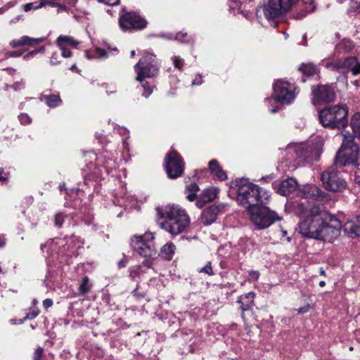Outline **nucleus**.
<instances>
[{
    "label": "nucleus",
    "mask_w": 360,
    "mask_h": 360,
    "mask_svg": "<svg viewBox=\"0 0 360 360\" xmlns=\"http://www.w3.org/2000/svg\"><path fill=\"white\" fill-rule=\"evenodd\" d=\"M295 213L304 218L299 223V233L302 236L328 243L339 236L341 222L322 206L305 200L297 204Z\"/></svg>",
    "instance_id": "obj_1"
},
{
    "label": "nucleus",
    "mask_w": 360,
    "mask_h": 360,
    "mask_svg": "<svg viewBox=\"0 0 360 360\" xmlns=\"http://www.w3.org/2000/svg\"><path fill=\"white\" fill-rule=\"evenodd\" d=\"M83 248V240L74 235L50 239L41 246L42 252H46L51 261L58 260L67 264L71 263V259L77 257Z\"/></svg>",
    "instance_id": "obj_2"
},
{
    "label": "nucleus",
    "mask_w": 360,
    "mask_h": 360,
    "mask_svg": "<svg viewBox=\"0 0 360 360\" xmlns=\"http://www.w3.org/2000/svg\"><path fill=\"white\" fill-rule=\"evenodd\" d=\"M159 226L172 236L184 231L190 224L185 210L177 205H167L157 209Z\"/></svg>",
    "instance_id": "obj_3"
},
{
    "label": "nucleus",
    "mask_w": 360,
    "mask_h": 360,
    "mask_svg": "<svg viewBox=\"0 0 360 360\" xmlns=\"http://www.w3.org/2000/svg\"><path fill=\"white\" fill-rule=\"evenodd\" d=\"M235 186L237 191L238 203L248 211L259 205H266L269 201L270 197L269 193L258 185L250 182L248 179H236Z\"/></svg>",
    "instance_id": "obj_4"
},
{
    "label": "nucleus",
    "mask_w": 360,
    "mask_h": 360,
    "mask_svg": "<svg viewBox=\"0 0 360 360\" xmlns=\"http://www.w3.org/2000/svg\"><path fill=\"white\" fill-rule=\"evenodd\" d=\"M317 152V146L309 142L288 144L281 161V169L292 171L305 160H318Z\"/></svg>",
    "instance_id": "obj_5"
},
{
    "label": "nucleus",
    "mask_w": 360,
    "mask_h": 360,
    "mask_svg": "<svg viewBox=\"0 0 360 360\" xmlns=\"http://www.w3.org/2000/svg\"><path fill=\"white\" fill-rule=\"evenodd\" d=\"M134 68L136 73V80L141 84V88L143 90L142 96L148 98L153 93L155 86L150 85L148 82L145 81V79L155 77L159 72V65L155 56L147 54L142 57Z\"/></svg>",
    "instance_id": "obj_6"
},
{
    "label": "nucleus",
    "mask_w": 360,
    "mask_h": 360,
    "mask_svg": "<svg viewBox=\"0 0 360 360\" xmlns=\"http://www.w3.org/2000/svg\"><path fill=\"white\" fill-rule=\"evenodd\" d=\"M348 113L346 105L327 106L319 111V120L324 127L340 129L348 124Z\"/></svg>",
    "instance_id": "obj_7"
},
{
    "label": "nucleus",
    "mask_w": 360,
    "mask_h": 360,
    "mask_svg": "<svg viewBox=\"0 0 360 360\" xmlns=\"http://www.w3.org/2000/svg\"><path fill=\"white\" fill-rule=\"evenodd\" d=\"M84 156L94 159L96 161V165L94 167V170H92L94 164L91 161L86 164L88 169L91 172L84 178V184L87 186H89L91 178L95 181L104 179L105 175H108L117 167L116 160L107 155L97 158L94 152L89 151L84 154Z\"/></svg>",
    "instance_id": "obj_8"
},
{
    "label": "nucleus",
    "mask_w": 360,
    "mask_h": 360,
    "mask_svg": "<svg viewBox=\"0 0 360 360\" xmlns=\"http://www.w3.org/2000/svg\"><path fill=\"white\" fill-rule=\"evenodd\" d=\"M292 4L291 0H267L256 10L257 18L263 14L269 23L275 24L290 10Z\"/></svg>",
    "instance_id": "obj_9"
},
{
    "label": "nucleus",
    "mask_w": 360,
    "mask_h": 360,
    "mask_svg": "<svg viewBox=\"0 0 360 360\" xmlns=\"http://www.w3.org/2000/svg\"><path fill=\"white\" fill-rule=\"evenodd\" d=\"M342 135V143L337 153L335 163L339 167L355 164L359 158V147L354 142V136L349 132Z\"/></svg>",
    "instance_id": "obj_10"
},
{
    "label": "nucleus",
    "mask_w": 360,
    "mask_h": 360,
    "mask_svg": "<svg viewBox=\"0 0 360 360\" xmlns=\"http://www.w3.org/2000/svg\"><path fill=\"white\" fill-rule=\"evenodd\" d=\"M154 235L151 232H146L143 235L134 236L131 240V246L134 251L147 259L156 257L157 251L154 245Z\"/></svg>",
    "instance_id": "obj_11"
},
{
    "label": "nucleus",
    "mask_w": 360,
    "mask_h": 360,
    "mask_svg": "<svg viewBox=\"0 0 360 360\" xmlns=\"http://www.w3.org/2000/svg\"><path fill=\"white\" fill-rule=\"evenodd\" d=\"M297 95L295 84L290 83L283 79H278L273 84V97L265 100L271 103L276 101L282 104H290Z\"/></svg>",
    "instance_id": "obj_12"
},
{
    "label": "nucleus",
    "mask_w": 360,
    "mask_h": 360,
    "mask_svg": "<svg viewBox=\"0 0 360 360\" xmlns=\"http://www.w3.org/2000/svg\"><path fill=\"white\" fill-rule=\"evenodd\" d=\"M338 167L334 162L333 165L328 167L321 174L323 186L328 191L341 192L347 186V182Z\"/></svg>",
    "instance_id": "obj_13"
},
{
    "label": "nucleus",
    "mask_w": 360,
    "mask_h": 360,
    "mask_svg": "<svg viewBox=\"0 0 360 360\" xmlns=\"http://www.w3.org/2000/svg\"><path fill=\"white\" fill-rule=\"evenodd\" d=\"M250 219L257 229H264L270 226L276 220H278L275 212L269 210L265 205H259L248 211Z\"/></svg>",
    "instance_id": "obj_14"
},
{
    "label": "nucleus",
    "mask_w": 360,
    "mask_h": 360,
    "mask_svg": "<svg viewBox=\"0 0 360 360\" xmlns=\"http://www.w3.org/2000/svg\"><path fill=\"white\" fill-rule=\"evenodd\" d=\"M165 168L167 176L170 179L180 176L184 169V161L176 150L169 151L165 158Z\"/></svg>",
    "instance_id": "obj_15"
},
{
    "label": "nucleus",
    "mask_w": 360,
    "mask_h": 360,
    "mask_svg": "<svg viewBox=\"0 0 360 360\" xmlns=\"http://www.w3.org/2000/svg\"><path fill=\"white\" fill-rule=\"evenodd\" d=\"M119 24L124 31L143 30L146 27L147 21L136 12H128L120 16Z\"/></svg>",
    "instance_id": "obj_16"
},
{
    "label": "nucleus",
    "mask_w": 360,
    "mask_h": 360,
    "mask_svg": "<svg viewBox=\"0 0 360 360\" xmlns=\"http://www.w3.org/2000/svg\"><path fill=\"white\" fill-rule=\"evenodd\" d=\"M326 67L332 70H336L341 72H351L353 75L360 74V62L356 57H348L337 62H327Z\"/></svg>",
    "instance_id": "obj_17"
},
{
    "label": "nucleus",
    "mask_w": 360,
    "mask_h": 360,
    "mask_svg": "<svg viewBox=\"0 0 360 360\" xmlns=\"http://www.w3.org/2000/svg\"><path fill=\"white\" fill-rule=\"evenodd\" d=\"M311 91L314 104L331 103L335 99V93L332 85H318L313 86Z\"/></svg>",
    "instance_id": "obj_18"
},
{
    "label": "nucleus",
    "mask_w": 360,
    "mask_h": 360,
    "mask_svg": "<svg viewBox=\"0 0 360 360\" xmlns=\"http://www.w3.org/2000/svg\"><path fill=\"white\" fill-rule=\"evenodd\" d=\"M227 205L225 204L212 205L202 212L200 223L204 226H210L217 219V217L226 211Z\"/></svg>",
    "instance_id": "obj_19"
},
{
    "label": "nucleus",
    "mask_w": 360,
    "mask_h": 360,
    "mask_svg": "<svg viewBox=\"0 0 360 360\" xmlns=\"http://www.w3.org/2000/svg\"><path fill=\"white\" fill-rule=\"evenodd\" d=\"M301 195L306 199L313 198L323 200L326 198V193L314 184H307L300 189Z\"/></svg>",
    "instance_id": "obj_20"
},
{
    "label": "nucleus",
    "mask_w": 360,
    "mask_h": 360,
    "mask_svg": "<svg viewBox=\"0 0 360 360\" xmlns=\"http://www.w3.org/2000/svg\"><path fill=\"white\" fill-rule=\"evenodd\" d=\"M298 184L295 178H288L277 186V193L281 195H288L297 190Z\"/></svg>",
    "instance_id": "obj_21"
},
{
    "label": "nucleus",
    "mask_w": 360,
    "mask_h": 360,
    "mask_svg": "<svg viewBox=\"0 0 360 360\" xmlns=\"http://www.w3.org/2000/svg\"><path fill=\"white\" fill-rule=\"evenodd\" d=\"M343 230L350 237H360V214L348 220L344 224Z\"/></svg>",
    "instance_id": "obj_22"
},
{
    "label": "nucleus",
    "mask_w": 360,
    "mask_h": 360,
    "mask_svg": "<svg viewBox=\"0 0 360 360\" xmlns=\"http://www.w3.org/2000/svg\"><path fill=\"white\" fill-rule=\"evenodd\" d=\"M153 264L152 259H146L141 265L131 266L129 269V277L132 280H136V278L140 277L142 274L148 273Z\"/></svg>",
    "instance_id": "obj_23"
},
{
    "label": "nucleus",
    "mask_w": 360,
    "mask_h": 360,
    "mask_svg": "<svg viewBox=\"0 0 360 360\" xmlns=\"http://www.w3.org/2000/svg\"><path fill=\"white\" fill-rule=\"evenodd\" d=\"M46 39L45 37L32 38L28 36H22L18 39H13L10 42V45L13 48L21 46H34L39 44Z\"/></svg>",
    "instance_id": "obj_24"
},
{
    "label": "nucleus",
    "mask_w": 360,
    "mask_h": 360,
    "mask_svg": "<svg viewBox=\"0 0 360 360\" xmlns=\"http://www.w3.org/2000/svg\"><path fill=\"white\" fill-rule=\"evenodd\" d=\"M217 193L218 191L214 188L204 190L196 201V206L201 207L205 203L212 201L217 198Z\"/></svg>",
    "instance_id": "obj_25"
},
{
    "label": "nucleus",
    "mask_w": 360,
    "mask_h": 360,
    "mask_svg": "<svg viewBox=\"0 0 360 360\" xmlns=\"http://www.w3.org/2000/svg\"><path fill=\"white\" fill-rule=\"evenodd\" d=\"M63 224H65L67 226H75L76 225V221L72 216L65 215L62 212H58L54 217V225L58 228H61Z\"/></svg>",
    "instance_id": "obj_26"
},
{
    "label": "nucleus",
    "mask_w": 360,
    "mask_h": 360,
    "mask_svg": "<svg viewBox=\"0 0 360 360\" xmlns=\"http://www.w3.org/2000/svg\"><path fill=\"white\" fill-rule=\"evenodd\" d=\"M209 169L212 175L220 181H224L227 179L226 172L222 169L218 161L215 159L209 162Z\"/></svg>",
    "instance_id": "obj_27"
},
{
    "label": "nucleus",
    "mask_w": 360,
    "mask_h": 360,
    "mask_svg": "<svg viewBox=\"0 0 360 360\" xmlns=\"http://www.w3.org/2000/svg\"><path fill=\"white\" fill-rule=\"evenodd\" d=\"M354 47L352 41L344 39L340 41L335 47L334 58L339 57L341 53H346L351 51Z\"/></svg>",
    "instance_id": "obj_28"
},
{
    "label": "nucleus",
    "mask_w": 360,
    "mask_h": 360,
    "mask_svg": "<svg viewBox=\"0 0 360 360\" xmlns=\"http://www.w3.org/2000/svg\"><path fill=\"white\" fill-rule=\"evenodd\" d=\"M255 296L254 292H250L238 297V302L240 304V307L243 311L249 310L252 307Z\"/></svg>",
    "instance_id": "obj_29"
},
{
    "label": "nucleus",
    "mask_w": 360,
    "mask_h": 360,
    "mask_svg": "<svg viewBox=\"0 0 360 360\" xmlns=\"http://www.w3.org/2000/svg\"><path fill=\"white\" fill-rule=\"evenodd\" d=\"M160 37L169 40H177L182 43H191L193 42V38L188 36L186 32H180L174 34L172 33H161L159 34Z\"/></svg>",
    "instance_id": "obj_30"
},
{
    "label": "nucleus",
    "mask_w": 360,
    "mask_h": 360,
    "mask_svg": "<svg viewBox=\"0 0 360 360\" xmlns=\"http://www.w3.org/2000/svg\"><path fill=\"white\" fill-rule=\"evenodd\" d=\"M41 100L51 108H56L62 104V100L59 94H46L41 96Z\"/></svg>",
    "instance_id": "obj_31"
},
{
    "label": "nucleus",
    "mask_w": 360,
    "mask_h": 360,
    "mask_svg": "<svg viewBox=\"0 0 360 360\" xmlns=\"http://www.w3.org/2000/svg\"><path fill=\"white\" fill-rule=\"evenodd\" d=\"M128 200L129 197L127 196L125 186H122L121 191L119 193H115L113 202L117 206L127 207L129 206Z\"/></svg>",
    "instance_id": "obj_32"
},
{
    "label": "nucleus",
    "mask_w": 360,
    "mask_h": 360,
    "mask_svg": "<svg viewBox=\"0 0 360 360\" xmlns=\"http://www.w3.org/2000/svg\"><path fill=\"white\" fill-rule=\"evenodd\" d=\"M299 70L304 77H313L319 72L317 66L312 63H302L299 67Z\"/></svg>",
    "instance_id": "obj_33"
},
{
    "label": "nucleus",
    "mask_w": 360,
    "mask_h": 360,
    "mask_svg": "<svg viewBox=\"0 0 360 360\" xmlns=\"http://www.w3.org/2000/svg\"><path fill=\"white\" fill-rule=\"evenodd\" d=\"M78 44V41L70 36L60 35L56 40V44L58 48H64V46L75 48Z\"/></svg>",
    "instance_id": "obj_34"
},
{
    "label": "nucleus",
    "mask_w": 360,
    "mask_h": 360,
    "mask_svg": "<svg viewBox=\"0 0 360 360\" xmlns=\"http://www.w3.org/2000/svg\"><path fill=\"white\" fill-rule=\"evenodd\" d=\"M92 287V284L90 282L88 276L82 277L81 282L78 287V295H84L88 293Z\"/></svg>",
    "instance_id": "obj_35"
},
{
    "label": "nucleus",
    "mask_w": 360,
    "mask_h": 360,
    "mask_svg": "<svg viewBox=\"0 0 360 360\" xmlns=\"http://www.w3.org/2000/svg\"><path fill=\"white\" fill-rule=\"evenodd\" d=\"M350 126L354 134L360 138V112H356L352 115Z\"/></svg>",
    "instance_id": "obj_36"
},
{
    "label": "nucleus",
    "mask_w": 360,
    "mask_h": 360,
    "mask_svg": "<svg viewBox=\"0 0 360 360\" xmlns=\"http://www.w3.org/2000/svg\"><path fill=\"white\" fill-rule=\"evenodd\" d=\"M175 249L176 247L172 243H167L161 248V254L166 259L170 260L174 254Z\"/></svg>",
    "instance_id": "obj_37"
},
{
    "label": "nucleus",
    "mask_w": 360,
    "mask_h": 360,
    "mask_svg": "<svg viewBox=\"0 0 360 360\" xmlns=\"http://www.w3.org/2000/svg\"><path fill=\"white\" fill-rule=\"evenodd\" d=\"M86 56L89 59H92L95 58L103 59L106 58L108 57V53L105 49L96 47L94 50V56H90L88 53H86Z\"/></svg>",
    "instance_id": "obj_38"
},
{
    "label": "nucleus",
    "mask_w": 360,
    "mask_h": 360,
    "mask_svg": "<svg viewBox=\"0 0 360 360\" xmlns=\"http://www.w3.org/2000/svg\"><path fill=\"white\" fill-rule=\"evenodd\" d=\"M46 4L41 2L40 4H38L37 2H32V3H28L23 6V10L25 12L30 11L32 10H36L37 8H39L44 6Z\"/></svg>",
    "instance_id": "obj_39"
},
{
    "label": "nucleus",
    "mask_w": 360,
    "mask_h": 360,
    "mask_svg": "<svg viewBox=\"0 0 360 360\" xmlns=\"http://www.w3.org/2000/svg\"><path fill=\"white\" fill-rule=\"evenodd\" d=\"M39 313V311L37 309H35V308L32 309L30 310V311L29 313H27L26 316L18 322V323L21 324L27 320H31V319L36 318L38 316Z\"/></svg>",
    "instance_id": "obj_40"
},
{
    "label": "nucleus",
    "mask_w": 360,
    "mask_h": 360,
    "mask_svg": "<svg viewBox=\"0 0 360 360\" xmlns=\"http://www.w3.org/2000/svg\"><path fill=\"white\" fill-rule=\"evenodd\" d=\"M252 1L253 0H238V4H240L239 10H240V12L244 13L245 11H248L246 8L252 7Z\"/></svg>",
    "instance_id": "obj_41"
},
{
    "label": "nucleus",
    "mask_w": 360,
    "mask_h": 360,
    "mask_svg": "<svg viewBox=\"0 0 360 360\" xmlns=\"http://www.w3.org/2000/svg\"><path fill=\"white\" fill-rule=\"evenodd\" d=\"M18 117L19 122L22 125L30 124L32 121L30 116L29 115H27V113H24V112L20 113Z\"/></svg>",
    "instance_id": "obj_42"
},
{
    "label": "nucleus",
    "mask_w": 360,
    "mask_h": 360,
    "mask_svg": "<svg viewBox=\"0 0 360 360\" xmlns=\"http://www.w3.org/2000/svg\"><path fill=\"white\" fill-rule=\"evenodd\" d=\"M172 60L174 66L176 69L181 70L182 68L184 66V60L182 58H181L179 56H173L172 58Z\"/></svg>",
    "instance_id": "obj_43"
},
{
    "label": "nucleus",
    "mask_w": 360,
    "mask_h": 360,
    "mask_svg": "<svg viewBox=\"0 0 360 360\" xmlns=\"http://www.w3.org/2000/svg\"><path fill=\"white\" fill-rule=\"evenodd\" d=\"M49 63L51 65H57L60 63V55L57 52H53L50 57Z\"/></svg>",
    "instance_id": "obj_44"
},
{
    "label": "nucleus",
    "mask_w": 360,
    "mask_h": 360,
    "mask_svg": "<svg viewBox=\"0 0 360 360\" xmlns=\"http://www.w3.org/2000/svg\"><path fill=\"white\" fill-rule=\"evenodd\" d=\"M199 272L200 273H204V274H206L210 275V276L213 275L214 272L212 271V265H211V262H208L204 267L201 268L199 270Z\"/></svg>",
    "instance_id": "obj_45"
},
{
    "label": "nucleus",
    "mask_w": 360,
    "mask_h": 360,
    "mask_svg": "<svg viewBox=\"0 0 360 360\" xmlns=\"http://www.w3.org/2000/svg\"><path fill=\"white\" fill-rule=\"evenodd\" d=\"M44 349L41 347H38L34 352L32 360H41Z\"/></svg>",
    "instance_id": "obj_46"
},
{
    "label": "nucleus",
    "mask_w": 360,
    "mask_h": 360,
    "mask_svg": "<svg viewBox=\"0 0 360 360\" xmlns=\"http://www.w3.org/2000/svg\"><path fill=\"white\" fill-rule=\"evenodd\" d=\"M22 55V52L19 51H9L5 53L4 58L0 59V60L6 59L10 57H19Z\"/></svg>",
    "instance_id": "obj_47"
},
{
    "label": "nucleus",
    "mask_w": 360,
    "mask_h": 360,
    "mask_svg": "<svg viewBox=\"0 0 360 360\" xmlns=\"http://www.w3.org/2000/svg\"><path fill=\"white\" fill-rule=\"evenodd\" d=\"M202 83V77L200 74L196 75L195 78L192 80V85L193 86H199L201 85Z\"/></svg>",
    "instance_id": "obj_48"
},
{
    "label": "nucleus",
    "mask_w": 360,
    "mask_h": 360,
    "mask_svg": "<svg viewBox=\"0 0 360 360\" xmlns=\"http://www.w3.org/2000/svg\"><path fill=\"white\" fill-rule=\"evenodd\" d=\"M186 189H187L188 191H189L191 193H195L197 191H199V187H198V186L197 185L196 183L192 182L189 185L187 186Z\"/></svg>",
    "instance_id": "obj_49"
},
{
    "label": "nucleus",
    "mask_w": 360,
    "mask_h": 360,
    "mask_svg": "<svg viewBox=\"0 0 360 360\" xmlns=\"http://www.w3.org/2000/svg\"><path fill=\"white\" fill-rule=\"evenodd\" d=\"M61 51V56L63 58H70L72 56V52L70 51L69 48L65 47L64 48H59Z\"/></svg>",
    "instance_id": "obj_50"
},
{
    "label": "nucleus",
    "mask_w": 360,
    "mask_h": 360,
    "mask_svg": "<svg viewBox=\"0 0 360 360\" xmlns=\"http://www.w3.org/2000/svg\"><path fill=\"white\" fill-rule=\"evenodd\" d=\"M259 272L258 271H251L249 273L248 280L249 281H257L259 277Z\"/></svg>",
    "instance_id": "obj_51"
},
{
    "label": "nucleus",
    "mask_w": 360,
    "mask_h": 360,
    "mask_svg": "<svg viewBox=\"0 0 360 360\" xmlns=\"http://www.w3.org/2000/svg\"><path fill=\"white\" fill-rule=\"evenodd\" d=\"M99 2L103 3L108 6H115L117 5L120 2V0H97Z\"/></svg>",
    "instance_id": "obj_52"
},
{
    "label": "nucleus",
    "mask_w": 360,
    "mask_h": 360,
    "mask_svg": "<svg viewBox=\"0 0 360 360\" xmlns=\"http://www.w3.org/2000/svg\"><path fill=\"white\" fill-rule=\"evenodd\" d=\"M53 302L51 299L47 298L43 301V307L47 309L53 305Z\"/></svg>",
    "instance_id": "obj_53"
},
{
    "label": "nucleus",
    "mask_w": 360,
    "mask_h": 360,
    "mask_svg": "<svg viewBox=\"0 0 360 360\" xmlns=\"http://www.w3.org/2000/svg\"><path fill=\"white\" fill-rule=\"evenodd\" d=\"M127 258L126 257H124L119 262H118V267L120 269L123 268L126 266L127 264Z\"/></svg>",
    "instance_id": "obj_54"
},
{
    "label": "nucleus",
    "mask_w": 360,
    "mask_h": 360,
    "mask_svg": "<svg viewBox=\"0 0 360 360\" xmlns=\"http://www.w3.org/2000/svg\"><path fill=\"white\" fill-rule=\"evenodd\" d=\"M92 219H93V217L89 214V212L87 218L82 219V221H84V223L86 225L90 226L92 224V222H91Z\"/></svg>",
    "instance_id": "obj_55"
},
{
    "label": "nucleus",
    "mask_w": 360,
    "mask_h": 360,
    "mask_svg": "<svg viewBox=\"0 0 360 360\" xmlns=\"http://www.w3.org/2000/svg\"><path fill=\"white\" fill-rule=\"evenodd\" d=\"M186 198H187L189 201H193V200H195L197 198L196 193L189 192V193H188V195H186Z\"/></svg>",
    "instance_id": "obj_56"
},
{
    "label": "nucleus",
    "mask_w": 360,
    "mask_h": 360,
    "mask_svg": "<svg viewBox=\"0 0 360 360\" xmlns=\"http://www.w3.org/2000/svg\"><path fill=\"white\" fill-rule=\"evenodd\" d=\"M4 170L3 168H0V181L2 183H6L7 181V177L4 176Z\"/></svg>",
    "instance_id": "obj_57"
},
{
    "label": "nucleus",
    "mask_w": 360,
    "mask_h": 360,
    "mask_svg": "<svg viewBox=\"0 0 360 360\" xmlns=\"http://www.w3.org/2000/svg\"><path fill=\"white\" fill-rule=\"evenodd\" d=\"M119 133L122 136H125L126 138L128 137L129 131L126 128L122 127L119 129Z\"/></svg>",
    "instance_id": "obj_58"
},
{
    "label": "nucleus",
    "mask_w": 360,
    "mask_h": 360,
    "mask_svg": "<svg viewBox=\"0 0 360 360\" xmlns=\"http://www.w3.org/2000/svg\"><path fill=\"white\" fill-rule=\"evenodd\" d=\"M354 176H355V178H354L355 181L360 185V169H358L355 172Z\"/></svg>",
    "instance_id": "obj_59"
},
{
    "label": "nucleus",
    "mask_w": 360,
    "mask_h": 360,
    "mask_svg": "<svg viewBox=\"0 0 360 360\" xmlns=\"http://www.w3.org/2000/svg\"><path fill=\"white\" fill-rule=\"evenodd\" d=\"M43 52H44V46H42V47H41V48H39L38 49H35V50L32 51L33 56L37 55L39 53H43Z\"/></svg>",
    "instance_id": "obj_60"
},
{
    "label": "nucleus",
    "mask_w": 360,
    "mask_h": 360,
    "mask_svg": "<svg viewBox=\"0 0 360 360\" xmlns=\"http://www.w3.org/2000/svg\"><path fill=\"white\" fill-rule=\"evenodd\" d=\"M69 70H72V71H76L77 72H79L80 70L77 68V65H76V63H74L71 67L69 68Z\"/></svg>",
    "instance_id": "obj_61"
},
{
    "label": "nucleus",
    "mask_w": 360,
    "mask_h": 360,
    "mask_svg": "<svg viewBox=\"0 0 360 360\" xmlns=\"http://www.w3.org/2000/svg\"><path fill=\"white\" fill-rule=\"evenodd\" d=\"M32 57H33L32 53V51H30L23 56V58L27 60H29Z\"/></svg>",
    "instance_id": "obj_62"
},
{
    "label": "nucleus",
    "mask_w": 360,
    "mask_h": 360,
    "mask_svg": "<svg viewBox=\"0 0 360 360\" xmlns=\"http://www.w3.org/2000/svg\"><path fill=\"white\" fill-rule=\"evenodd\" d=\"M22 18V15H18L17 17L11 20V23H16L18 22Z\"/></svg>",
    "instance_id": "obj_63"
},
{
    "label": "nucleus",
    "mask_w": 360,
    "mask_h": 360,
    "mask_svg": "<svg viewBox=\"0 0 360 360\" xmlns=\"http://www.w3.org/2000/svg\"><path fill=\"white\" fill-rule=\"evenodd\" d=\"M6 245V240L4 237L0 236V248L4 247Z\"/></svg>",
    "instance_id": "obj_64"
}]
</instances>
